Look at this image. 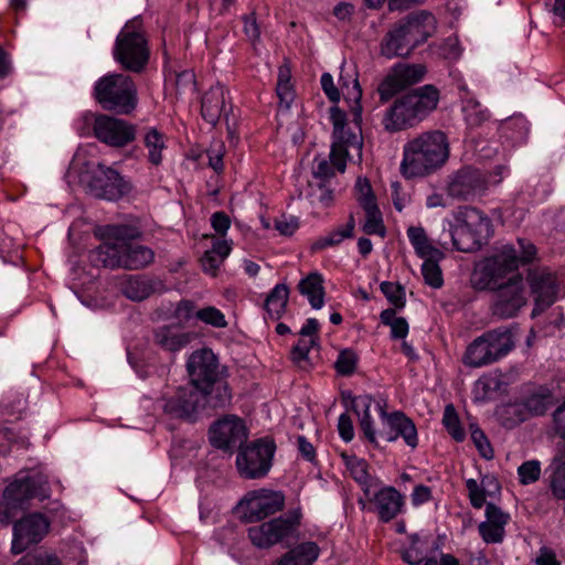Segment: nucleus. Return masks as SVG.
Returning a JSON list of instances; mask_svg holds the SVG:
<instances>
[{
  "instance_id": "nucleus-57",
  "label": "nucleus",
  "mask_w": 565,
  "mask_h": 565,
  "mask_svg": "<svg viewBox=\"0 0 565 565\" xmlns=\"http://www.w3.org/2000/svg\"><path fill=\"white\" fill-rule=\"evenodd\" d=\"M344 238H350V237L348 235H345V233L341 228H338V230L331 232L329 235L318 238L312 244L311 248L313 252L321 250L326 247L335 246V245L340 244Z\"/></svg>"
},
{
  "instance_id": "nucleus-36",
  "label": "nucleus",
  "mask_w": 565,
  "mask_h": 565,
  "mask_svg": "<svg viewBox=\"0 0 565 565\" xmlns=\"http://www.w3.org/2000/svg\"><path fill=\"white\" fill-rule=\"evenodd\" d=\"M425 39L411 41V38H386L381 43V52L387 58L406 57L414 49L424 43Z\"/></svg>"
},
{
  "instance_id": "nucleus-22",
  "label": "nucleus",
  "mask_w": 565,
  "mask_h": 565,
  "mask_svg": "<svg viewBox=\"0 0 565 565\" xmlns=\"http://www.w3.org/2000/svg\"><path fill=\"white\" fill-rule=\"evenodd\" d=\"M247 522H257L282 510L285 497L281 492L253 491L244 499Z\"/></svg>"
},
{
  "instance_id": "nucleus-42",
  "label": "nucleus",
  "mask_w": 565,
  "mask_h": 565,
  "mask_svg": "<svg viewBox=\"0 0 565 565\" xmlns=\"http://www.w3.org/2000/svg\"><path fill=\"white\" fill-rule=\"evenodd\" d=\"M444 257H427L422 266V274L425 282L433 288H440L444 284L441 269L438 262Z\"/></svg>"
},
{
  "instance_id": "nucleus-40",
  "label": "nucleus",
  "mask_w": 565,
  "mask_h": 565,
  "mask_svg": "<svg viewBox=\"0 0 565 565\" xmlns=\"http://www.w3.org/2000/svg\"><path fill=\"white\" fill-rule=\"evenodd\" d=\"M230 252L231 247L226 241H215L212 248L201 257L204 271L214 274Z\"/></svg>"
},
{
  "instance_id": "nucleus-27",
  "label": "nucleus",
  "mask_w": 565,
  "mask_h": 565,
  "mask_svg": "<svg viewBox=\"0 0 565 565\" xmlns=\"http://www.w3.org/2000/svg\"><path fill=\"white\" fill-rule=\"evenodd\" d=\"M226 90L224 86L216 84L212 86L202 97L201 114L203 119L215 126L224 117L227 120Z\"/></svg>"
},
{
  "instance_id": "nucleus-37",
  "label": "nucleus",
  "mask_w": 565,
  "mask_h": 565,
  "mask_svg": "<svg viewBox=\"0 0 565 565\" xmlns=\"http://www.w3.org/2000/svg\"><path fill=\"white\" fill-rule=\"evenodd\" d=\"M289 299V288L278 284L269 292L265 301V310L273 320H279L286 311Z\"/></svg>"
},
{
  "instance_id": "nucleus-35",
  "label": "nucleus",
  "mask_w": 565,
  "mask_h": 565,
  "mask_svg": "<svg viewBox=\"0 0 565 565\" xmlns=\"http://www.w3.org/2000/svg\"><path fill=\"white\" fill-rule=\"evenodd\" d=\"M372 403L373 397L371 395H359L356 398L352 399V409L360 417V427L365 438L373 445L377 446L376 431L372 426V418L370 414Z\"/></svg>"
},
{
  "instance_id": "nucleus-23",
  "label": "nucleus",
  "mask_w": 565,
  "mask_h": 565,
  "mask_svg": "<svg viewBox=\"0 0 565 565\" xmlns=\"http://www.w3.org/2000/svg\"><path fill=\"white\" fill-rule=\"evenodd\" d=\"M186 370L191 384L196 387L209 385L218 379V362L211 349L194 351L188 359Z\"/></svg>"
},
{
  "instance_id": "nucleus-60",
  "label": "nucleus",
  "mask_w": 565,
  "mask_h": 565,
  "mask_svg": "<svg viewBox=\"0 0 565 565\" xmlns=\"http://www.w3.org/2000/svg\"><path fill=\"white\" fill-rule=\"evenodd\" d=\"M320 83L322 90L328 99L333 104L339 103L341 93L340 89L334 85L332 75L330 73H323L321 75Z\"/></svg>"
},
{
  "instance_id": "nucleus-41",
  "label": "nucleus",
  "mask_w": 565,
  "mask_h": 565,
  "mask_svg": "<svg viewBox=\"0 0 565 565\" xmlns=\"http://www.w3.org/2000/svg\"><path fill=\"white\" fill-rule=\"evenodd\" d=\"M103 236L118 245H129L131 241L141 236V232L131 225H107L104 228Z\"/></svg>"
},
{
  "instance_id": "nucleus-52",
  "label": "nucleus",
  "mask_w": 565,
  "mask_h": 565,
  "mask_svg": "<svg viewBox=\"0 0 565 565\" xmlns=\"http://www.w3.org/2000/svg\"><path fill=\"white\" fill-rule=\"evenodd\" d=\"M436 46L438 54L447 60H457L461 54V47L458 38H444L441 42Z\"/></svg>"
},
{
  "instance_id": "nucleus-11",
  "label": "nucleus",
  "mask_w": 565,
  "mask_h": 565,
  "mask_svg": "<svg viewBox=\"0 0 565 565\" xmlns=\"http://www.w3.org/2000/svg\"><path fill=\"white\" fill-rule=\"evenodd\" d=\"M86 186L93 196L107 201H117L132 189L118 171L102 163L89 172Z\"/></svg>"
},
{
  "instance_id": "nucleus-47",
  "label": "nucleus",
  "mask_w": 565,
  "mask_h": 565,
  "mask_svg": "<svg viewBox=\"0 0 565 565\" xmlns=\"http://www.w3.org/2000/svg\"><path fill=\"white\" fill-rule=\"evenodd\" d=\"M195 318L214 328H226L224 315L215 307L209 306L195 311Z\"/></svg>"
},
{
  "instance_id": "nucleus-48",
  "label": "nucleus",
  "mask_w": 565,
  "mask_h": 565,
  "mask_svg": "<svg viewBox=\"0 0 565 565\" xmlns=\"http://www.w3.org/2000/svg\"><path fill=\"white\" fill-rule=\"evenodd\" d=\"M380 288L392 305H394L398 309L404 308L405 290L402 285L394 284L391 281H383Z\"/></svg>"
},
{
  "instance_id": "nucleus-55",
  "label": "nucleus",
  "mask_w": 565,
  "mask_h": 565,
  "mask_svg": "<svg viewBox=\"0 0 565 565\" xmlns=\"http://www.w3.org/2000/svg\"><path fill=\"white\" fill-rule=\"evenodd\" d=\"M366 221L363 225V232L367 235L377 234L380 236H385V226L383 224L382 213L381 211H373L372 213L365 214Z\"/></svg>"
},
{
  "instance_id": "nucleus-39",
  "label": "nucleus",
  "mask_w": 565,
  "mask_h": 565,
  "mask_svg": "<svg viewBox=\"0 0 565 565\" xmlns=\"http://www.w3.org/2000/svg\"><path fill=\"white\" fill-rule=\"evenodd\" d=\"M407 236L419 257H444V253L429 243L423 227L411 226Z\"/></svg>"
},
{
  "instance_id": "nucleus-49",
  "label": "nucleus",
  "mask_w": 565,
  "mask_h": 565,
  "mask_svg": "<svg viewBox=\"0 0 565 565\" xmlns=\"http://www.w3.org/2000/svg\"><path fill=\"white\" fill-rule=\"evenodd\" d=\"M518 475L522 484H531L540 479L541 463L537 460H529L518 468Z\"/></svg>"
},
{
  "instance_id": "nucleus-13",
  "label": "nucleus",
  "mask_w": 565,
  "mask_h": 565,
  "mask_svg": "<svg viewBox=\"0 0 565 565\" xmlns=\"http://www.w3.org/2000/svg\"><path fill=\"white\" fill-rule=\"evenodd\" d=\"M204 393L192 384L179 387L175 394L166 399L164 413L174 418H182L189 422H196L205 417Z\"/></svg>"
},
{
  "instance_id": "nucleus-24",
  "label": "nucleus",
  "mask_w": 565,
  "mask_h": 565,
  "mask_svg": "<svg viewBox=\"0 0 565 565\" xmlns=\"http://www.w3.org/2000/svg\"><path fill=\"white\" fill-rule=\"evenodd\" d=\"M340 89L343 94L345 102L349 104L352 121L356 129L361 131L362 122V89L358 81V75L354 70H347L344 64L341 66L339 76Z\"/></svg>"
},
{
  "instance_id": "nucleus-18",
  "label": "nucleus",
  "mask_w": 565,
  "mask_h": 565,
  "mask_svg": "<svg viewBox=\"0 0 565 565\" xmlns=\"http://www.w3.org/2000/svg\"><path fill=\"white\" fill-rule=\"evenodd\" d=\"M211 444L218 449L232 452L241 449L247 440L244 422L236 415H225L214 422L209 430Z\"/></svg>"
},
{
  "instance_id": "nucleus-61",
  "label": "nucleus",
  "mask_w": 565,
  "mask_h": 565,
  "mask_svg": "<svg viewBox=\"0 0 565 565\" xmlns=\"http://www.w3.org/2000/svg\"><path fill=\"white\" fill-rule=\"evenodd\" d=\"M358 185L361 186L362 192L364 190L366 191V193L361 195V198L359 199L360 205L365 211V214L372 213L373 211H379L380 209L375 202V198L371 193V185L366 181H364L362 185L361 180L358 181Z\"/></svg>"
},
{
  "instance_id": "nucleus-25",
  "label": "nucleus",
  "mask_w": 565,
  "mask_h": 565,
  "mask_svg": "<svg viewBox=\"0 0 565 565\" xmlns=\"http://www.w3.org/2000/svg\"><path fill=\"white\" fill-rule=\"evenodd\" d=\"M120 292L131 301H142L163 288L159 279L146 275H125L118 282Z\"/></svg>"
},
{
  "instance_id": "nucleus-62",
  "label": "nucleus",
  "mask_w": 565,
  "mask_h": 565,
  "mask_svg": "<svg viewBox=\"0 0 565 565\" xmlns=\"http://www.w3.org/2000/svg\"><path fill=\"white\" fill-rule=\"evenodd\" d=\"M209 166L217 173L223 171V145L217 142L207 150Z\"/></svg>"
},
{
  "instance_id": "nucleus-59",
  "label": "nucleus",
  "mask_w": 565,
  "mask_h": 565,
  "mask_svg": "<svg viewBox=\"0 0 565 565\" xmlns=\"http://www.w3.org/2000/svg\"><path fill=\"white\" fill-rule=\"evenodd\" d=\"M486 516H487L486 522H489L497 526H503V527L510 520V515L508 513L503 512L499 507H497L492 502H488L486 504Z\"/></svg>"
},
{
  "instance_id": "nucleus-1",
  "label": "nucleus",
  "mask_w": 565,
  "mask_h": 565,
  "mask_svg": "<svg viewBox=\"0 0 565 565\" xmlns=\"http://www.w3.org/2000/svg\"><path fill=\"white\" fill-rule=\"evenodd\" d=\"M449 157L450 145L443 130L423 131L404 145L401 173L406 179L434 174L447 163Z\"/></svg>"
},
{
  "instance_id": "nucleus-19",
  "label": "nucleus",
  "mask_w": 565,
  "mask_h": 565,
  "mask_svg": "<svg viewBox=\"0 0 565 565\" xmlns=\"http://www.w3.org/2000/svg\"><path fill=\"white\" fill-rule=\"evenodd\" d=\"M50 521L41 513H30L13 524L11 552L19 555L39 543L49 532Z\"/></svg>"
},
{
  "instance_id": "nucleus-10",
  "label": "nucleus",
  "mask_w": 565,
  "mask_h": 565,
  "mask_svg": "<svg viewBox=\"0 0 565 565\" xmlns=\"http://www.w3.org/2000/svg\"><path fill=\"white\" fill-rule=\"evenodd\" d=\"M492 291L491 313L499 319L514 318L527 303V296L524 279L522 276H514L504 285H497L490 288Z\"/></svg>"
},
{
  "instance_id": "nucleus-12",
  "label": "nucleus",
  "mask_w": 565,
  "mask_h": 565,
  "mask_svg": "<svg viewBox=\"0 0 565 565\" xmlns=\"http://www.w3.org/2000/svg\"><path fill=\"white\" fill-rule=\"evenodd\" d=\"M427 73L423 64H396L377 86L380 102L387 103L396 94L422 82Z\"/></svg>"
},
{
  "instance_id": "nucleus-20",
  "label": "nucleus",
  "mask_w": 565,
  "mask_h": 565,
  "mask_svg": "<svg viewBox=\"0 0 565 565\" xmlns=\"http://www.w3.org/2000/svg\"><path fill=\"white\" fill-rule=\"evenodd\" d=\"M149 54L145 38H117L114 56L126 71L140 73L148 63Z\"/></svg>"
},
{
  "instance_id": "nucleus-16",
  "label": "nucleus",
  "mask_w": 565,
  "mask_h": 565,
  "mask_svg": "<svg viewBox=\"0 0 565 565\" xmlns=\"http://www.w3.org/2000/svg\"><path fill=\"white\" fill-rule=\"evenodd\" d=\"M487 174L473 167H463L449 177L447 193L459 201H475L488 190Z\"/></svg>"
},
{
  "instance_id": "nucleus-28",
  "label": "nucleus",
  "mask_w": 565,
  "mask_h": 565,
  "mask_svg": "<svg viewBox=\"0 0 565 565\" xmlns=\"http://www.w3.org/2000/svg\"><path fill=\"white\" fill-rule=\"evenodd\" d=\"M200 391L204 393L205 417H211L217 409L227 407L232 402L231 388L226 381L216 379Z\"/></svg>"
},
{
  "instance_id": "nucleus-32",
  "label": "nucleus",
  "mask_w": 565,
  "mask_h": 565,
  "mask_svg": "<svg viewBox=\"0 0 565 565\" xmlns=\"http://www.w3.org/2000/svg\"><path fill=\"white\" fill-rule=\"evenodd\" d=\"M153 252L139 244L131 243L122 245V268L129 270H137L146 267L153 260Z\"/></svg>"
},
{
  "instance_id": "nucleus-21",
  "label": "nucleus",
  "mask_w": 565,
  "mask_h": 565,
  "mask_svg": "<svg viewBox=\"0 0 565 565\" xmlns=\"http://www.w3.org/2000/svg\"><path fill=\"white\" fill-rule=\"evenodd\" d=\"M527 282L535 296V305L532 311V316L535 317L555 302L557 294L556 278L547 268H535L529 270Z\"/></svg>"
},
{
  "instance_id": "nucleus-30",
  "label": "nucleus",
  "mask_w": 565,
  "mask_h": 565,
  "mask_svg": "<svg viewBox=\"0 0 565 565\" xmlns=\"http://www.w3.org/2000/svg\"><path fill=\"white\" fill-rule=\"evenodd\" d=\"M154 342L166 351L177 352L185 348L193 339V333L184 332L174 324L161 326L153 332Z\"/></svg>"
},
{
  "instance_id": "nucleus-15",
  "label": "nucleus",
  "mask_w": 565,
  "mask_h": 565,
  "mask_svg": "<svg viewBox=\"0 0 565 565\" xmlns=\"http://www.w3.org/2000/svg\"><path fill=\"white\" fill-rule=\"evenodd\" d=\"M301 513L294 510L286 518L280 516L248 530V537L257 547H269L289 536L300 523Z\"/></svg>"
},
{
  "instance_id": "nucleus-31",
  "label": "nucleus",
  "mask_w": 565,
  "mask_h": 565,
  "mask_svg": "<svg viewBox=\"0 0 565 565\" xmlns=\"http://www.w3.org/2000/svg\"><path fill=\"white\" fill-rule=\"evenodd\" d=\"M319 553L320 548L315 542H305L291 548L274 565H311Z\"/></svg>"
},
{
  "instance_id": "nucleus-33",
  "label": "nucleus",
  "mask_w": 565,
  "mask_h": 565,
  "mask_svg": "<svg viewBox=\"0 0 565 565\" xmlns=\"http://www.w3.org/2000/svg\"><path fill=\"white\" fill-rule=\"evenodd\" d=\"M298 290L306 296L313 309L322 308L324 303L323 277L321 274L313 271L298 284Z\"/></svg>"
},
{
  "instance_id": "nucleus-3",
  "label": "nucleus",
  "mask_w": 565,
  "mask_h": 565,
  "mask_svg": "<svg viewBox=\"0 0 565 565\" xmlns=\"http://www.w3.org/2000/svg\"><path fill=\"white\" fill-rule=\"evenodd\" d=\"M49 497L50 486L46 476L41 472L19 473L3 491L0 501V523L10 524L19 510L25 509L31 499L44 500Z\"/></svg>"
},
{
  "instance_id": "nucleus-2",
  "label": "nucleus",
  "mask_w": 565,
  "mask_h": 565,
  "mask_svg": "<svg viewBox=\"0 0 565 565\" xmlns=\"http://www.w3.org/2000/svg\"><path fill=\"white\" fill-rule=\"evenodd\" d=\"M439 98L438 88L431 84L401 95L394 99L383 115L384 130L395 134L416 127L437 108Z\"/></svg>"
},
{
  "instance_id": "nucleus-43",
  "label": "nucleus",
  "mask_w": 565,
  "mask_h": 565,
  "mask_svg": "<svg viewBox=\"0 0 565 565\" xmlns=\"http://www.w3.org/2000/svg\"><path fill=\"white\" fill-rule=\"evenodd\" d=\"M443 423L456 441H462L465 439V430L460 425L458 414L452 404H448L445 407Z\"/></svg>"
},
{
  "instance_id": "nucleus-44",
  "label": "nucleus",
  "mask_w": 565,
  "mask_h": 565,
  "mask_svg": "<svg viewBox=\"0 0 565 565\" xmlns=\"http://www.w3.org/2000/svg\"><path fill=\"white\" fill-rule=\"evenodd\" d=\"M553 406V395L550 392L536 393L525 401L526 409L535 415H544Z\"/></svg>"
},
{
  "instance_id": "nucleus-56",
  "label": "nucleus",
  "mask_w": 565,
  "mask_h": 565,
  "mask_svg": "<svg viewBox=\"0 0 565 565\" xmlns=\"http://www.w3.org/2000/svg\"><path fill=\"white\" fill-rule=\"evenodd\" d=\"M465 111L466 120L470 126H480L489 118L488 110L481 109L479 103H469Z\"/></svg>"
},
{
  "instance_id": "nucleus-50",
  "label": "nucleus",
  "mask_w": 565,
  "mask_h": 565,
  "mask_svg": "<svg viewBox=\"0 0 565 565\" xmlns=\"http://www.w3.org/2000/svg\"><path fill=\"white\" fill-rule=\"evenodd\" d=\"M356 362V354L352 350L345 349L339 353L334 366L339 374L348 376L355 371Z\"/></svg>"
},
{
  "instance_id": "nucleus-46",
  "label": "nucleus",
  "mask_w": 565,
  "mask_h": 565,
  "mask_svg": "<svg viewBox=\"0 0 565 565\" xmlns=\"http://www.w3.org/2000/svg\"><path fill=\"white\" fill-rule=\"evenodd\" d=\"M317 344V340L310 338L309 340L300 339L296 345L292 347L290 356L292 362L301 367L306 369L308 365V353L310 349Z\"/></svg>"
},
{
  "instance_id": "nucleus-9",
  "label": "nucleus",
  "mask_w": 565,
  "mask_h": 565,
  "mask_svg": "<svg viewBox=\"0 0 565 565\" xmlns=\"http://www.w3.org/2000/svg\"><path fill=\"white\" fill-rule=\"evenodd\" d=\"M330 119L333 125L330 160L340 172H343L349 149H355L360 152L362 137L347 127V115L339 107L333 106L330 108Z\"/></svg>"
},
{
  "instance_id": "nucleus-8",
  "label": "nucleus",
  "mask_w": 565,
  "mask_h": 565,
  "mask_svg": "<svg viewBox=\"0 0 565 565\" xmlns=\"http://www.w3.org/2000/svg\"><path fill=\"white\" fill-rule=\"evenodd\" d=\"M275 443L260 438L246 447H242L236 458L239 475L245 479H259L265 477L275 454Z\"/></svg>"
},
{
  "instance_id": "nucleus-63",
  "label": "nucleus",
  "mask_w": 565,
  "mask_h": 565,
  "mask_svg": "<svg viewBox=\"0 0 565 565\" xmlns=\"http://www.w3.org/2000/svg\"><path fill=\"white\" fill-rule=\"evenodd\" d=\"M338 429H339V434H340L341 438L344 441L348 443L353 439V437H354L353 424H352L351 417L347 413H343L340 415L339 420H338Z\"/></svg>"
},
{
  "instance_id": "nucleus-4",
  "label": "nucleus",
  "mask_w": 565,
  "mask_h": 565,
  "mask_svg": "<svg viewBox=\"0 0 565 565\" xmlns=\"http://www.w3.org/2000/svg\"><path fill=\"white\" fill-rule=\"evenodd\" d=\"M455 225L449 223V234L454 247L459 252H476L486 244L491 236V221L477 207H460L455 213Z\"/></svg>"
},
{
  "instance_id": "nucleus-6",
  "label": "nucleus",
  "mask_w": 565,
  "mask_h": 565,
  "mask_svg": "<svg viewBox=\"0 0 565 565\" xmlns=\"http://www.w3.org/2000/svg\"><path fill=\"white\" fill-rule=\"evenodd\" d=\"M519 252L511 246H504L500 253L489 258L482 267L484 286L490 289L497 285L509 282L514 276H522L518 273L519 263H529L536 255L535 246L526 239H518Z\"/></svg>"
},
{
  "instance_id": "nucleus-45",
  "label": "nucleus",
  "mask_w": 565,
  "mask_h": 565,
  "mask_svg": "<svg viewBox=\"0 0 565 565\" xmlns=\"http://www.w3.org/2000/svg\"><path fill=\"white\" fill-rule=\"evenodd\" d=\"M15 565H62V563L55 553L41 550L21 557Z\"/></svg>"
},
{
  "instance_id": "nucleus-34",
  "label": "nucleus",
  "mask_w": 565,
  "mask_h": 565,
  "mask_svg": "<svg viewBox=\"0 0 565 565\" xmlns=\"http://www.w3.org/2000/svg\"><path fill=\"white\" fill-rule=\"evenodd\" d=\"M89 257L97 266L122 268V245H118L115 242H105L92 250Z\"/></svg>"
},
{
  "instance_id": "nucleus-64",
  "label": "nucleus",
  "mask_w": 565,
  "mask_h": 565,
  "mask_svg": "<svg viewBox=\"0 0 565 565\" xmlns=\"http://www.w3.org/2000/svg\"><path fill=\"white\" fill-rule=\"evenodd\" d=\"M211 224L216 233L223 235L228 230L231 225V220L226 213L215 212L211 216Z\"/></svg>"
},
{
  "instance_id": "nucleus-5",
  "label": "nucleus",
  "mask_w": 565,
  "mask_h": 565,
  "mask_svg": "<svg viewBox=\"0 0 565 565\" xmlns=\"http://www.w3.org/2000/svg\"><path fill=\"white\" fill-rule=\"evenodd\" d=\"M94 98L104 110L118 115L131 114L138 104L137 88L130 76L107 74L94 86Z\"/></svg>"
},
{
  "instance_id": "nucleus-14",
  "label": "nucleus",
  "mask_w": 565,
  "mask_h": 565,
  "mask_svg": "<svg viewBox=\"0 0 565 565\" xmlns=\"http://www.w3.org/2000/svg\"><path fill=\"white\" fill-rule=\"evenodd\" d=\"M382 419V428L376 433L377 439L386 443L395 441L402 437L407 446L416 448L418 444L417 429L411 418L402 412H393L388 414L385 411L386 402H377L376 404Z\"/></svg>"
},
{
  "instance_id": "nucleus-53",
  "label": "nucleus",
  "mask_w": 565,
  "mask_h": 565,
  "mask_svg": "<svg viewBox=\"0 0 565 565\" xmlns=\"http://www.w3.org/2000/svg\"><path fill=\"white\" fill-rule=\"evenodd\" d=\"M478 530L483 541L488 544L502 542L505 533L503 526H497L489 522H481Z\"/></svg>"
},
{
  "instance_id": "nucleus-58",
  "label": "nucleus",
  "mask_w": 565,
  "mask_h": 565,
  "mask_svg": "<svg viewBox=\"0 0 565 565\" xmlns=\"http://www.w3.org/2000/svg\"><path fill=\"white\" fill-rule=\"evenodd\" d=\"M275 230L284 236H291L299 227V221L296 216L281 215L274 221Z\"/></svg>"
},
{
  "instance_id": "nucleus-7",
  "label": "nucleus",
  "mask_w": 565,
  "mask_h": 565,
  "mask_svg": "<svg viewBox=\"0 0 565 565\" xmlns=\"http://www.w3.org/2000/svg\"><path fill=\"white\" fill-rule=\"evenodd\" d=\"M514 345L511 330L507 327H499L477 337L467 347L462 362L470 367L490 365L508 355Z\"/></svg>"
},
{
  "instance_id": "nucleus-26",
  "label": "nucleus",
  "mask_w": 565,
  "mask_h": 565,
  "mask_svg": "<svg viewBox=\"0 0 565 565\" xmlns=\"http://www.w3.org/2000/svg\"><path fill=\"white\" fill-rule=\"evenodd\" d=\"M436 18L428 11L414 12L402 19L394 32L387 35H433L436 32Z\"/></svg>"
},
{
  "instance_id": "nucleus-29",
  "label": "nucleus",
  "mask_w": 565,
  "mask_h": 565,
  "mask_svg": "<svg viewBox=\"0 0 565 565\" xmlns=\"http://www.w3.org/2000/svg\"><path fill=\"white\" fill-rule=\"evenodd\" d=\"M373 502L382 522H390L402 511L403 495L393 487L383 488L374 494Z\"/></svg>"
},
{
  "instance_id": "nucleus-51",
  "label": "nucleus",
  "mask_w": 565,
  "mask_h": 565,
  "mask_svg": "<svg viewBox=\"0 0 565 565\" xmlns=\"http://www.w3.org/2000/svg\"><path fill=\"white\" fill-rule=\"evenodd\" d=\"M471 439L479 450L480 455L486 459L493 457V449L484 435V433L475 424L470 425Z\"/></svg>"
},
{
  "instance_id": "nucleus-38",
  "label": "nucleus",
  "mask_w": 565,
  "mask_h": 565,
  "mask_svg": "<svg viewBox=\"0 0 565 565\" xmlns=\"http://www.w3.org/2000/svg\"><path fill=\"white\" fill-rule=\"evenodd\" d=\"M143 145L148 150V160L153 166L162 162V151L166 149L164 135L154 127L146 128Z\"/></svg>"
},
{
  "instance_id": "nucleus-54",
  "label": "nucleus",
  "mask_w": 565,
  "mask_h": 565,
  "mask_svg": "<svg viewBox=\"0 0 565 565\" xmlns=\"http://www.w3.org/2000/svg\"><path fill=\"white\" fill-rule=\"evenodd\" d=\"M310 198L312 203H319L322 206H329L333 200V192L324 182L318 181L316 185L310 184Z\"/></svg>"
},
{
  "instance_id": "nucleus-17",
  "label": "nucleus",
  "mask_w": 565,
  "mask_h": 565,
  "mask_svg": "<svg viewBox=\"0 0 565 565\" xmlns=\"http://www.w3.org/2000/svg\"><path fill=\"white\" fill-rule=\"evenodd\" d=\"M93 132L100 142L113 148H124L136 139L137 128L124 119L99 114L95 116Z\"/></svg>"
}]
</instances>
